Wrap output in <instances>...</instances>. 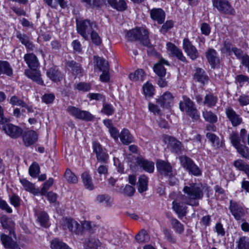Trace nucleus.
<instances>
[{"mask_svg":"<svg viewBox=\"0 0 249 249\" xmlns=\"http://www.w3.org/2000/svg\"><path fill=\"white\" fill-rule=\"evenodd\" d=\"M119 138L124 144H128L134 142V138L130 133L129 130L124 128L121 132Z\"/></svg>","mask_w":249,"mask_h":249,"instance_id":"nucleus-28","label":"nucleus"},{"mask_svg":"<svg viewBox=\"0 0 249 249\" xmlns=\"http://www.w3.org/2000/svg\"><path fill=\"white\" fill-rule=\"evenodd\" d=\"M179 159L181 165L187 170H188V169L194 162L190 158L185 156H180L179 158Z\"/></svg>","mask_w":249,"mask_h":249,"instance_id":"nucleus-54","label":"nucleus"},{"mask_svg":"<svg viewBox=\"0 0 249 249\" xmlns=\"http://www.w3.org/2000/svg\"><path fill=\"white\" fill-rule=\"evenodd\" d=\"M237 152L243 158H249V148L245 144H240L235 147Z\"/></svg>","mask_w":249,"mask_h":249,"instance_id":"nucleus-44","label":"nucleus"},{"mask_svg":"<svg viewBox=\"0 0 249 249\" xmlns=\"http://www.w3.org/2000/svg\"><path fill=\"white\" fill-rule=\"evenodd\" d=\"M182 191L184 195H181V199L183 201L192 206H197L199 203L198 200L203 196L202 187L196 183H191L183 187Z\"/></svg>","mask_w":249,"mask_h":249,"instance_id":"nucleus-1","label":"nucleus"},{"mask_svg":"<svg viewBox=\"0 0 249 249\" xmlns=\"http://www.w3.org/2000/svg\"><path fill=\"white\" fill-rule=\"evenodd\" d=\"M238 101L241 106L248 105L249 104V96L242 95L238 99Z\"/></svg>","mask_w":249,"mask_h":249,"instance_id":"nucleus-64","label":"nucleus"},{"mask_svg":"<svg viewBox=\"0 0 249 249\" xmlns=\"http://www.w3.org/2000/svg\"><path fill=\"white\" fill-rule=\"evenodd\" d=\"M202 115L205 120L210 123H215L217 121V116L211 111L204 110Z\"/></svg>","mask_w":249,"mask_h":249,"instance_id":"nucleus-43","label":"nucleus"},{"mask_svg":"<svg viewBox=\"0 0 249 249\" xmlns=\"http://www.w3.org/2000/svg\"><path fill=\"white\" fill-rule=\"evenodd\" d=\"M229 209L234 219L237 221H244L246 211L243 207L236 201L231 200L230 202Z\"/></svg>","mask_w":249,"mask_h":249,"instance_id":"nucleus-6","label":"nucleus"},{"mask_svg":"<svg viewBox=\"0 0 249 249\" xmlns=\"http://www.w3.org/2000/svg\"><path fill=\"white\" fill-rule=\"evenodd\" d=\"M51 247L52 249H68L69 247L64 243L55 239L51 242Z\"/></svg>","mask_w":249,"mask_h":249,"instance_id":"nucleus-48","label":"nucleus"},{"mask_svg":"<svg viewBox=\"0 0 249 249\" xmlns=\"http://www.w3.org/2000/svg\"><path fill=\"white\" fill-rule=\"evenodd\" d=\"M225 113L233 126H237L242 123V118L231 107H227Z\"/></svg>","mask_w":249,"mask_h":249,"instance_id":"nucleus-12","label":"nucleus"},{"mask_svg":"<svg viewBox=\"0 0 249 249\" xmlns=\"http://www.w3.org/2000/svg\"><path fill=\"white\" fill-rule=\"evenodd\" d=\"M40 168L38 164L36 162H34L29 168V173L30 175L33 178L36 177L39 174Z\"/></svg>","mask_w":249,"mask_h":249,"instance_id":"nucleus-50","label":"nucleus"},{"mask_svg":"<svg viewBox=\"0 0 249 249\" xmlns=\"http://www.w3.org/2000/svg\"><path fill=\"white\" fill-rule=\"evenodd\" d=\"M46 74L48 77L54 82L60 81L62 79L61 72L56 67H53L49 69L47 71Z\"/></svg>","mask_w":249,"mask_h":249,"instance_id":"nucleus-27","label":"nucleus"},{"mask_svg":"<svg viewBox=\"0 0 249 249\" xmlns=\"http://www.w3.org/2000/svg\"><path fill=\"white\" fill-rule=\"evenodd\" d=\"M54 179L52 178H49L44 184L39 193L41 196H45L47 191L53 185Z\"/></svg>","mask_w":249,"mask_h":249,"instance_id":"nucleus-55","label":"nucleus"},{"mask_svg":"<svg viewBox=\"0 0 249 249\" xmlns=\"http://www.w3.org/2000/svg\"><path fill=\"white\" fill-rule=\"evenodd\" d=\"M17 37L19 39L20 42L24 45L27 49L30 50H33L34 46L30 41L29 37L27 35L18 33L17 35Z\"/></svg>","mask_w":249,"mask_h":249,"instance_id":"nucleus-37","label":"nucleus"},{"mask_svg":"<svg viewBox=\"0 0 249 249\" xmlns=\"http://www.w3.org/2000/svg\"><path fill=\"white\" fill-rule=\"evenodd\" d=\"M136 164L144 171L149 173H152L154 170V163L152 161L144 159L142 156L136 159Z\"/></svg>","mask_w":249,"mask_h":249,"instance_id":"nucleus-16","label":"nucleus"},{"mask_svg":"<svg viewBox=\"0 0 249 249\" xmlns=\"http://www.w3.org/2000/svg\"><path fill=\"white\" fill-rule=\"evenodd\" d=\"M216 54V52L213 49H209L206 53V56L210 64L213 67L219 60Z\"/></svg>","mask_w":249,"mask_h":249,"instance_id":"nucleus-35","label":"nucleus"},{"mask_svg":"<svg viewBox=\"0 0 249 249\" xmlns=\"http://www.w3.org/2000/svg\"><path fill=\"white\" fill-rule=\"evenodd\" d=\"M145 76V74L142 69L137 70L134 73H131L129 75L130 79L134 81H142L144 80Z\"/></svg>","mask_w":249,"mask_h":249,"instance_id":"nucleus-38","label":"nucleus"},{"mask_svg":"<svg viewBox=\"0 0 249 249\" xmlns=\"http://www.w3.org/2000/svg\"><path fill=\"white\" fill-rule=\"evenodd\" d=\"M13 74V70L10 64L6 61L0 60V75L6 74L11 76Z\"/></svg>","mask_w":249,"mask_h":249,"instance_id":"nucleus-33","label":"nucleus"},{"mask_svg":"<svg viewBox=\"0 0 249 249\" xmlns=\"http://www.w3.org/2000/svg\"><path fill=\"white\" fill-rule=\"evenodd\" d=\"M24 59L28 66L31 69H37L39 65L37 57L33 53L25 54Z\"/></svg>","mask_w":249,"mask_h":249,"instance_id":"nucleus-22","label":"nucleus"},{"mask_svg":"<svg viewBox=\"0 0 249 249\" xmlns=\"http://www.w3.org/2000/svg\"><path fill=\"white\" fill-rule=\"evenodd\" d=\"M232 48L233 47L231 43L228 40H225L224 42L223 46L221 49V51L223 53H227L230 55L232 51Z\"/></svg>","mask_w":249,"mask_h":249,"instance_id":"nucleus-60","label":"nucleus"},{"mask_svg":"<svg viewBox=\"0 0 249 249\" xmlns=\"http://www.w3.org/2000/svg\"><path fill=\"white\" fill-rule=\"evenodd\" d=\"M148 31L144 28H136L127 32L126 38L129 41L139 40L141 43L146 47L150 46Z\"/></svg>","mask_w":249,"mask_h":249,"instance_id":"nucleus-2","label":"nucleus"},{"mask_svg":"<svg viewBox=\"0 0 249 249\" xmlns=\"http://www.w3.org/2000/svg\"><path fill=\"white\" fill-rule=\"evenodd\" d=\"M90 34L91 39L93 43L99 45L101 43V39L97 33L94 30L89 34Z\"/></svg>","mask_w":249,"mask_h":249,"instance_id":"nucleus-61","label":"nucleus"},{"mask_svg":"<svg viewBox=\"0 0 249 249\" xmlns=\"http://www.w3.org/2000/svg\"><path fill=\"white\" fill-rule=\"evenodd\" d=\"M101 112L107 116L111 115L114 112V108L111 104L104 103Z\"/></svg>","mask_w":249,"mask_h":249,"instance_id":"nucleus-56","label":"nucleus"},{"mask_svg":"<svg viewBox=\"0 0 249 249\" xmlns=\"http://www.w3.org/2000/svg\"><path fill=\"white\" fill-rule=\"evenodd\" d=\"M143 91L145 96L152 97L154 93V88L151 83L147 82L143 86Z\"/></svg>","mask_w":249,"mask_h":249,"instance_id":"nucleus-49","label":"nucleus"},{"mask_svg":"<svg viewBox=\"0 0 249 249\" xmlns=\"http://www.w3.org/2000/svg\"><path fill=\"white\" fill-rule=\"evenodd\" d=\"M174 25V23L172 20H167L165 23L163 24L160 31L161 33L165 34L169 30L171 29Z\"/></svg>","mask_w":249,"mask_h":249,"instance_id":"nucleus-63","label":"nucleus"},{"mask_svg":"<svg viewBox=\"0 0 249 249\" xmlns=\"http://www.w3.org/2000/svg\"><path fill=\"white\" fill-rule=\"evenodd\" d=\"M167 50L170 52L172 56H176L180 60L184 62L186 60L185 57L183 55L182 51L171 42L166 44Z\"/></svg>","mask_w":249,"mask_h":249,"instance_id":"nucleus-17","label":"nucleus"},{"mask_svg":"<svg viewBox=\"0 0 249 249\" xmlns=\"http://www.w3.org/2000/svg\"><path fill=\"white\" fill-rule=\"evenodd\" d=\"M236 249H249V237L242 236L236 241Z\"/></svg>","mask_w":249,"mask_h":249,"instance_id":"nucleus-40","label":"nucleus"},{"mask_svg":"<svg viewBox=\"0 0 249 249\" xmlns=\"http://www.w3.org/2000/svg\"><path fill=\"white\" fill-rule=\"evenodd\" d=\"M97 28V25L94 22L89 20L85 19L76 20V29L79 34L85 40L89 39V35Z\"/></svg>","mask_w":249,"mask_h":249,"instance_id":"nucleus-3","label":"nucleus"},{"mask_svg":"<svg viewBox=\"0 0 249 249\" xmlns=\"http://www.w3.org/2000/svg\"><path fill=\"white\" fill-rule=\"evenodd\" d=\"M9 103L13 106L26 107V103L16 95L11 97Z\"/></svg>","mask_w":249,"mask_h":249,"instance_id":"nucleus-58","label":"nucleus"},{"mask_svg":"<svg viewBox=\"0 0 249 249\" xmlns=\"http://www.w3.org/2000/svg\"><path fill=\"white\" fill-rule=\"evenodd\" d=\"M67 65L71 69L73 74L78 75L81 73V65L75 61L73 60L68 61Z\"/></svg>","mask_w":249,"mask_h":249,"instance_id":"nucleus-42","label":"nucleus"},{"mask_svg":"<svg viewBox=\"0 0 249 249\" xmlns=\"http://www.w3.org/2000/svg\"><path fill=\"white\" fill-rule=\"evenodd\" d=\"M62 226L64 230H68L76 234H79L82 233L80 224L71 218H65L64 219L62 223Z\"/></svg>","mask_w":249,"mask_h":249,"instance_id":"nucleus-7","label":"nucleus"},{"mask_svg":"<svg viewBox=\"0 0 249 249\" xmlns=\"http://www.w3.org/2000/svg\"><path fill=\"white\" fill-rule=\"evenodd\" d=\"M68 112L77 119L86 121H91L93 120L94 116L88 111L82 110L73 106H69L67 109Z\"/></svg>","mask_w":249,"mask_h":249,"instance_id":"nucleus-5","label":"nucleus"},{"mask_svg":"<svg viewBox=\"0 0 249 249\" xmlns=\"http://www.w3.org/2000/svg\"><path fill=\"white\" fill-rule=\"evenodd\" d=\"M230 139L232 145L234 147L241 143L240 141L241 139L240 136L239 137L237 133L232 132L230 135Z\"/></svg>","mask_w":249,"mask_h":249,"instance_id":"nucleus-59","label":"nucleus"},{"mask_svg":"<svg viewBox=\"0 0 249 249\" xmlns=\"http://www.w3.org/2000/svg\"><path fill=\"white\" fill-rule=\"evenodd\" d=\"M0 240L4 247L6 248L20 249V248L17 244L16 242L14 241L11 237L3 233L1 234Z\"/></svg>","mask_w":249,"mask_h":249,"instance_id":"nucleus-21","label":"nucleus"},{"mask_svg":"<svg viewBox=\"0 0 249 249\" xmlns=\"http://www.w3.org/2000/svg\"><path fill=\"white\" fill-rule=\"evenodd\" d=\"M183 100L179 103V108L194 120L199 119L200 116L194 103L189 98L184 96Z\"/></svg>","mask_w":249,"mask_h":249,"instance_id":"nucleus-4","label":"nucleus"},{"mask_svg":"<svg viewBox=\"0 0 249 249\" xmlns=\"http://www.w3.org/2000/svg\"><path fill=\"white\" fill-rule=\"evenodd\" d=\"M213 6L220 12L233 15L235 12L227 0H213Z\"/></svg>","mask_w":249,"mask_h":249,"instance_id":"nucleus-8","label":"nucleus"},{"mask_svg":"<svg viewBox=\"0 0 249 249\" xmlns=\"http://www.w3.org/2000/svg\"><path fill=\"white\" fill-rule=\"evenodd\" d=\"M108 3L111 7L120 11H123L126 9L127 6L124 0H107Z\"/></svg>","mask_w":249,"mask_h":249,"instance_id":"nucleus-30","label":"nucleus"},{"mask_svg":"<svg viewBox=\"0 0 249 249\" xmlns=\"http://www.w3.org/2000/svg\"><path fill=\"white\" fill-rule=\"evenodd\" d=\"M173 96L170 92H165L157 100V102L161 107L168 106L173 101Z\"/></svg>","mask_w":249,"mask_h":249,"instance_id":"nucleus-29","label":"nucleus"},{"mask_svg":"<svg viewBox=\"0 0 249 249\" xmlns=\"http://www.w3.org/2000/svg\"><path fill=\"white\" fill-rule=\"evenodd\" d=\"M93 152L96 154L97 160L99 162L107 163L109 156L105 148H103L100 143L94 141L92 142Z\"/></svg>","mask_w":249,"mask_h":249,"instance_id":"nucleus-9","label":"nucleus"},{"mask_svg":"<svg viewBox=\"0 0 249 249\" xmlns=\"http://www.w3.org/2000/svg\"><path fill=\"white\" fill-rule=\"evenodd\" d=\"M96 66L100 71L108 69V62L105 59L100 57H94Z\"/></svg>","mask_w":249,"mask_h":249,"instance_id":"nucleus-45","label":"nucleus"},{"mask_svg":"<svg viewBox=\"0 0 249 249\" xmlns=\"http://www.w3.org/2000/svg\"><path fill=\"white\" fill-rule=\"evenodd\" d=\"M170 222L172 228L176 233L181 234L184 232V226L178 219L172 218L170 220Z\"/></svg>","mask_w":249,"mask_h":249,"instance_id":"nucleus-39","label":"nucleus"},{"mask_svg":"<svg viewBox=\"0 0 249 249\" xmlns=\"http://www.w3.org/2000/svg\"><path fill=\"white\" fill-rule=\"evenodd\" d=\"M136 240L139 243H144L148 240L146 231L142 229L135 236Z\"/></svg>","mask_w":249,"mask_h":249,"instance_id":"nucleus-52","label":"nucleus"},{"mask_svg":"<svg viewBox=\"0 0 249 249\" xmlns=\"http://www.w3.org/2000/svg\"><path fill=\"white\" fill-rule=\"evenodd\" d=\"M206 137L212 142L214 147L218 148L221 145L219 138L215 134L212 133H207L206 134Z\"/></svg>","mask_w":249,"mask_h":249,"instance_id":"nucleus-47","label":"nucleus"},{"mask_svg":"<svg viewBox=\"0 0 249 249\" xmlns=\"http://www.w3.org/2000/svg\"><path fill=\"white\" fill-rule=\"evenodd\" d=\"M194 77L198 82L203 84L208 82L209 78L204 71L201 68H197Z\"/></svg>","mask_w":249,"mask_h":249,"instance_id":"nucleus-32","label":"nucleus"},{"mask_svg":"<svg viewBox=\"0 0 249 249\" xmlns=\"http://www.w3.org/2000/svg\"><path fill=\"white\" fill-rule=\"evenodd\" d=\"M95 202L107 207H111L112 204L111 197L106 194L98 195L95 199Z\"/></svg>","mask_w":249,"mask_h":249,"instance_id":"nucleus-26","label":"nucleus"},{"mask_svg":"<svg viewBox=\"0 0 249 249\" xmlns=\"http://www.w3.org/2000/svg\"><path fill=\"white\" fill-rule=\"evenodd\" d=\"M74 87L79 91L83 92L88 91L90 90L91 89L90 84L85 82H80L77 84H75Z\"/></svg>","mask_w":249,"mask_h":249,"instance_id":"nucleus-57","label":"nucleus"},{"mask_svg":"<svg viewBox=\"0 0 249 249\" xmlns=\"http://www.w3.org/2000/svg\"><path fill=\"white\" fill-rule=\"evenodd\" d=\"M147 177L144 175L141 176L138 181V191L140 193H142L147 190Z\"/></svg>","mask_w":249,"mask_h":249,"instance_id":"nucleus-41","label":"nucleus"},{"mask_svg":"<svg viewBox=\"0 0 249 249\" xmlns=\"http://www.w3.org/2000/svg\"><path fill=\"white\" fill-rule=\"evenodd\" d=\"M83 184L87 189L92 190L94 188V185L92 183L91 178L87 172L83 173L81 175Z\"/></svg>","mask_w":249,"mask_h":249,"instance_id":"nucleus-36","label":"nucleus"},{"mask_svg":"<svg viewBox=\"0 0 249 249\" xmlns=\"http://www.w3.org/2000/svg\"><path fill=\"white\" fill-rule=\"evenodd\" d=\"M234 165L239 170L244 171L249 165L241 160H237L234 161Z\"/></svg>","mask_w":249,"mask_h":249,"instance_id":"nucleus-62","label":"nucleus"},{"mask_svg":"<svg viewBox=\"0 0 249 249\" xmlns=\"http://www.w3.org/2000/svg\"><path fill=\"white\" fill-rule=\"evenodd\" d=\"M25 74L28 78L32 79L40 85H44V82L42 78L40 77V73L36 69L26 70L24 72Z\"/></svg>","mask_w":249,"mask_h":249,"instance_id":"nucleus-20","label":"nucleus"},{"mask_svg":"<svg viewBox=\"0 0 249 249\" xmlns=\"http://www.w3.org/2000/svg\"><path fill=\"white\" fill-rule=\"evenodd\" d=\"M0 221L4 229L9 230L10 234L14 235L15 234V224L11 218H8L6 216H2L0 218Z\"/></svg>","mask_w":249,"mask_h":249,"instance_id":"nucleus-25","label":"nucleus"},{"mask_svg":"<svg viewBox=\"0 0 249 249\" xmlns=\"http://www.w3.org/2000/svg\"><path fill=\"white\" fill-rule=\"evenodd\" d=\"M64 177L69 183H76L78 182L77 177L69 169H67L65 171Z\"/></svg>","mask_w":249,"mask_h":249,"instance_id":"nucleus-46","label":"nucleus"},{"mask_svg":"<svg viewBox=\"0 0 249 249\" xmlns=\"http://www.w3.org/2000/svg\"><path fill=\"white\" fill-rule=\"evenodd\" d=\"M181 196L179 195L176 200L173 201L172 205L174 211L178 214L180 219L184 216L187 213V208L186 205L183 200L181 199Z\"/></svg>","mask_w":249,"mask_h":249,"instance_id":"nucleus-10","label":"nucleus"},{"mask_svg":"<svg viewBox=\"0 0 249 249\" xmlns=\"http://www.w3.org/2000/svg\"><path fill=\"white\" fill-rule=\"evenodd\" d=\"M156 165L158 171L161 175L165 176L172 175V167L169 162L161 160H159L157 162Z\"/></svg>","mask_w":249,"mask_h":249,"instance_id":"nucleus-14","label":"nucleus"},{"mask_svg":"<svg viewBox=\"0 0 249 249\" xmlns=\"http://www.w3.org/2000/svg\"><path fill=\"white\" fill-rule=\"evenodd\" d=\"M2 127L5 132L13 138H18L22 134V130L21 128L11 124H5Z\"/></svg>","mask_w":249,"mask_h":249,"instance_id":"nucleus-13","label":"nucleus"},{"mask_svg":"<svg viewBox=\"0 0 249 249\" xmlns=\"http://www.w3.org/2000/svg\"><path fill=\"white\" fill-rule=\"evenodd\" d=\"M183 49L187 55L192 60L196 59L199 56L196 47L187 38H185L183 40Z\"/></svg>","mask_w":249,"mask_h":249,"instance_id":"nucleus-11","label":"nucleus"},{"mask_svg":"<svg viewBox=\"0 0 249 249\" xmlns=\"http://www.w3.org/2000/svg\"><path fill=\"white\" fill-rule=\"evenodd\" d=\"M101 245L99 240L95 236H90L85 239L84 243V249H97Z\"/></svg>","mask_w":249,"mask_h":249,"instance_id":"nucleus-24","label":"nucleus"},{"mask_svg":"<svg viewBox=\"0 0 249 249\" xmlns=\"http://www.w3.org/2000/svg\"><path fill=\"white\" fill-rule=\"evenodd\" d=\"M38 220L42 226L46 227L48 225L49 216L45 212H42L39 214Z\"/></svg>","mask_w":249,"mask_h":249,"instance_id":"nucleus-53","label":"nucleus"},{"mask_svg":"<svg viewBox=\"0 0 249 249\" xmlns=\"http://www.w3.org/2000/svg\"><path fill=\"white\" fill-rule=\"evenodd\" d=\"M165 141L166 142H168V146L173 152L179 154L183 149L181 142L174 137L166 136L165 138Z\"/></svg>","mask_w":249,"mask_h":249,"instance_id":"nucleus-15","label":"nucleus"},{"mask_svg":"<svg viewBox=\"0 0 249 249\" xmlns=\"http://www.w3.org/2000/svg\"><path fill=\"white\" fill-rule=\"evenodd\" d=\"M163 232L167 241L173 244L176 243V238L171 230L166 228H164L163 229Z\"/></svg>","mask_w":249,"mask_h":249,"instance_id":"nucleus-51","label":"nucleus"},{"mask_svg":"<svg viewBox=\"0 0 249 249\" xmlns=\"http://www.w3.org/2000/svg\"><path fill=\"white\" fill-rule=\"evenodd\" d=\"M22 138L25 145L29 146L37 141V134L34 130H29L23 134Z\"/></svg>","mask_w":249,"mask_h":249,"instance_id":"nucleus-19","label":"nucleus"},{"mask_svg":"<svg viewBox=\"0 0 249 249\" xmlns=\"http://www.w3.org/2000/svg\"><path fill=\"white\" fill-rule=\"evenodd\" d=\"M20 182L26 191L29 192L34 195H37L39 193L38 190L35 188L34 184L27 179H20Z\"/></svg>","mask_w":249,"mask_h":249,"instance_id":"nucleus-34","label":"nucleus"},{"mask_svg":"<svg viewBox=\"0 0 249 249\" xmlns=\"http://www.w3.org/2000/svg\"><path fill=\"white\" fill-rule=\"evenodd\" d=\"M217 101L218 98L216 96L212 93H208L204 97L203 104L208 107L212 108L215 106Z\"/></svg>","mask_w":249,"mask_h":249,"instance_id":"nucleus-31","label":"nucleus"},{"mask_svg":"<svg viewBox=\"0 0 249 249\" xmlns=\"http://www.w3.org/2000/svg\"><path fill=\"white\" fill-rule=\"evenodd\" d=\"M169 65L168 61L164 59L161 58L159 62L156 63L154 67V72L160 77H163L166 74V69L164 68L163 65Z\"/></svg>","mask_w":249,"mask_h":249,"instance_id":"nucleus-23","label":"nucleus"},{"mask_svg":"<svg viewBox=\"0 0 249 249\" xmlns=\"http://www.w3.org/2000/svg\"><path fill=\"white\" fill-rule=\"evenodd\" d=\"M150 18L159 24L163 23L165 18V13L161 8H153L150 11Z\"/></svg>","mask_w":249,"mask_h":249,"instance_id":"nucleus-18","label":"nucleus"}]
</instances>
